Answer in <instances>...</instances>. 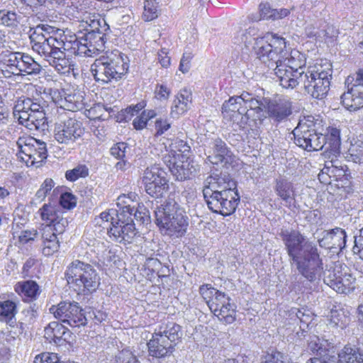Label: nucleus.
<instances>
[{
	"mask_svg": "<svg viewBox=\"0 0 363 363\" xmlns=\"http://www.w3.org/2000/svg\"><path fill=\"white\" fill-rule=\"evenodd\" d=\"M122 213H128V217L134 216L136 221L140 225H148L151 222V217L149 210L144 205H139L137 208L130 207L129 205L123 207Z\"/></svg>",
	"mask_w": 363,
	"mask_h": 363,
	"instance_id": "473e14b6",
	"label": "nucleus"
},
{
	"mask_svg": "<svg viewBox=\"0 0 363 363\" xmlns=\"http://www.w3.org/2000/svg\"><path fill=\"white\" fill-rule=\"evenodd\" d=\"M324 283L340 294H348L354 288L355 278L345 264L335 263L324 272Z\"/></svg>",
	"mask_w": 363,
	"mask_h": 363,
	"instance_id": "f8f14e48",
	"label": "nucleus"
},
{
	"mask_svg": "<svg viewBox=\"0 0 363 363\" xmlns=\"http://www.w3.org/2000/svg\"><path fill=\"white\" fill-rule=\"evenodd\" d=\"M60 203L66 209H71L76 206V197L71 193L65 192L60 196Z\"/></svg>",
	"mask_w": 363,
	"mask_h": 363,
	"instance_id": "052dcab7",
	"label": "nucleus"
},
{
	"mask_svg": "<svg viewBox=\"0 0 363 363\" xmlns=\"http://www.w3.org/2000/svg\"><path fill=\"white\" fill-rule=\"evenodd\" d=\"M48 38L49 36H47L45 34L41 33L40 28H33V33H31L30 35L32 49H34L35 45H39L42 43H44L46 40H48Z\"/></svg>",
	"mask_w": 363,
	"mask_h": 363,
	"instance_id": "6e6d98bb",
	"label": "nucleus"
},
{
	"mask_svg": "<svg viewBox=\"0 0 363 363\" xmlns=\"http://www.w3.org/2000/svg\"><path fill=\"white\" fill-rule=\"evenodd\" d=\"M345 85L347 89L363 86V69H360L352 76H348L345 80Z\"/></svg>",
	"mask_w": 363,
	"mask_h": 363,
	"instance_id": "5fc2aeb1",
	"label": "nucleus"
},
{
	"mask_svg": "<svg viewBox=\"0 0 363 363\" xmlns=\"http://www.w3.org/2000/svg\"><path fill=\"white\" fill-rule=\"evenodd\" d=\"M84 133L82 123L72 118L57 123L54 138L59 143L71 145L79 139Z\"/></svg>",
	"mask_w": 363,
	"mask_h": 363,
	"instance_id": "ddd939ff",
	"label": "nucleus"
},
{
	"mask_svg": "<svg viewBox=\"0 0 363 363\" xmlns=\"http://www.w3.org/2000/svg\"><path fill=\"white\" fill-rule=\"evenodd\" d=\"M127 148L128 147L126 143H118L111 148V154L117 159H123L125 157Z\"/></svg>",
	"mask_w": 363,
	"mask_h": 363,
	"instance_id": "0e129e2a",
	"label": "nucleus"
},
{
	"mask_svg": "<svg viewBox=\"0 0 363 363\" xmlns=\"http://www.w3.org/2000/svg\"><path fill=\"white\" fill-rule=\"evenodd\" d=\"M49 311L58 321L70 327L79 328L87 324L84 311L77 302L61 301L52 306Z\"/></svg>",
	"mask_w": 363,
	"mask_h": 363,
	"instance_id": "9b49d317",
	"label": "nucleus"
},
{
	"mask_svg": "<svg viewBox=\"0 0 363 363\" xmlns=\"http://www.w3.org/2000/svg\"><path fill=\"white\" fill-rule=\"evenodd\" d=\"M89 169L86 164H79L72 169L65 172V178L69 182H75L79 178H85L89 175Z\"/></svg>",
	"mask_w": 363,
	"mask_h": 363,
	"instance_id": "09e8293b",
	"label": "nucleus"
},
{
	"mask_svg": "<svg viewBox=\"0 0 363 363\" xmlns=\"http://www.w3.org/2000/svg\"><path fill=\"white\" fill-rule=\"evenodd\" d=\"M308 151H318L322 150L325 145L326 137L319 133L315 128V125L310 129V139Z\"/></svg>",
	"mask_w": 363,
	"mask_h": 363,
	"instance_id": "a18cd8bd",
	"label": "nucleus"
},
{
	"mask_svg": "<svg viewBox=\"0 0 363 363\" xmlns=\"http://www.w3.org/2000/svg\"><path fill=\"white\" fill-rule=\"evenodd\" d=\"M160 13L159 2L156 0H145L143 17L145 21H150L158 17Z\"/></svg>",
	"mask_w": 363,
	"mask_h": 363,
	"instance_id": "de8ad7c7",
	"label": "nucleus"
},
{
	"mask_svg": "<svg viewBox=\"0 0 363 363\" xmlns=\"http://www.w3.org/2000/svg\"><path fill=\"white\" fill-rule=\"evenodd\" d=\"M363 157V142L357 141L352 143L348 149V156L354 162H360Z\"/></svg>",
	"mask_w": 363,
	"mask_h": 363,
	"instance_id": "603ef678",
	"label": "nucleus"
},
{
	"mask_svg": "<svg viewBox=\"0 0 363 363\" xmlns=\"http://www.w3.org/2000/svg\"><path fill=\"white\" fill-rule=\"evenodd\" d=\"M211 311L220 319L230 324L235 320L236 306L231 303V298L224 292L218 291L207 301Z\"/></svg>",
	"mask_w": 363,
	"mask_h": 363,
	"instance_id": "dca6fc26",
	"label": "nucleus"
},
{
	"mask_svg": "<svg viewBox=\"0 0 363 363\" xmlns=\"http://www.w3.org/2000/svg\"><path fill=\"white\" fill-rule=\"evenodd\" d=\"M89 28H86V33L80 40H75L73 45L77 47V50L81 53L91 57L93 55L99 54L105 49L106 41V35L110 30L109 26L103 18L94 16L86 21Z\"/></svg>",
	"mask_w": 363,
	"mask_h": 363,
	"instance_id": "20e7f679",
	"label": "nucleus"
},
{
	"mask_svg": "<svg viewBox=\"0 0 363 363\" xmlns=\"http://www.w3.org/2000/svg\"><path fill=\"white\" fill-rule=\"evenodd\" d=\"M57 43V38L53 36H49L48 40L44 43L34 47L33 51L38 52L40 55L45 57V59L49 62L50 65L55 67L57 71V58H60L62 55L60 52V50H56L57 46L60 45Z\"/></svg>",
	"mask_w": 363,
	"mask_h": 363,
	"instance_id": "5701e85b",
	"label": "nucleus"
},
{
	"mask_svg": "<svg viewBox=\"0 0 363 363\" xmlns=\"http://www.w3.org/2000/svg\"><path fill=\"white\" fill-rule=\"evenodd\" d=\"M168 189V180L163 182L160 180V182H156V184L155 183L145 186V189L147 194L152 197L157 199L163 197Z\"/></svg>",
	"mask_w": 363,
	"mask_h": 363,
	"instance_id": "49530a36",
	"label": "nucleus"
},
{
	"mask_svg": "<svg viewBox=\"0 0 363 363\" xmlns=\"http://www.w3.org/2000/svg\"><path fill=\"white\" fill-rule=\"evenodd\" d=\"M169 157L170 156H165L164 157V162L167 163L169 169L176 180L182 182L191 179L195 177L199 165L192 160L184 155H178L177 157L173 155L172 160Z\"/></svg>",
	"mask_w": 363,
	"mask_h": 363,
	"instance_id": "2eb2a0df",
	"label": "nucleus"
},
{
	"mask_svg": "<svg viewBox=\"0 0 363 363\" xmlns=\"http://www.w3.org/2000/svg\"><path fill=\"white\" fill-rule=\"evenodd\" d=\"M199 291L203 299L206 300V302L207 303V301L209 299H211L216 294V292H218V290L213 288L211 284H204L200 286Z\"/></svg>",
	"mask_w": 363,
	"mask_h": 363,
	"instance_id": "338daca9",
	"label": "nucleus"
},
{
	"mask_svg": "<svg viewBox=\"0 0 363 363\" xmlns=\"http://www.w3.org/2000/svg\"><path fill=\"white\" fill-rule=\"evenodd\" d=\"M192 101L191 92L187 89H183L176 96L172 106L171 116L173 118L183 114L191 107Z\"/></svg>",
	"mask_w": 363,
	"mask_h": 363,
	"instance_id": "c85d7f7f",
	"label": "nucleus"
},
{
	"mask_svg": "<svg viewBox=\"0 0 363 363\" xmlns=\"http://www.w3.org/2000/svg\"><path fill=\"white\" fill-rule=\"evenodd\" d=\"M182 336L180 325L174 323H168L164 327H160L147 342L150 356L162 358L170 355Z\"/></svg>",
	"mask_w": 363,
	"mask_h": 363,
	"instance_id": "6e6552de",
	"label": "nucleus"
},
{
	"mask_svg": "<svg viewBox=\"0 0 363 363\" xmlns=\"http://www.w3.org/2000/svg\"><path fill=\"white\" fill-rule=\"evenodd\" d=\"M313 126L311 120L301 121L293 130L294 143L304 150L308 151L310 139V129Z\"/></svg>",
	"mask_w": 363,
	"mask_h": 363,
	"instance_id": "bb28decb",
	"label": "nucleus"
},
{
	"mask_svg": "<svg viewBox=\"0 0 363 363\" xmlns=\"http://www.w3.org/2000/svg\"><path fill=\"white\" fill-rule=\"evenodd\" d=\"M330 320L335 326L341 328H345L350 321V313L347 311L336 307L332 308L330 314Z\"/></svg>",
	"mask_w": 363,
	"mask_h": 363,
	"instance_id": "79ce46f5",
	"label": "nucleus"
},
{
	"mask_svg": "<svg viewBox=\"0 0 363 363\" xmlns=\"http://www.w3.org/2000/svg\"><path fill=\"white\" fill-rule=\"evenodd\" d=\"M155 223L169 236H182L186 230L188 218L185 211L172 198L169 196L164 205L156 208L154 211Z\"/></svg>",
	"mask_w": 363,
	"mask_h": 363,
	"instance_id": "7ed1b4c3",
	"label": "nucleus"
},
{
	"mask_svg": "<svg viewBox=\"0 0 363 363\" xmlns=\"http://www.w3.org/2000/svg\"><path fill=\"white\" fill-rule=\"evenodd\" d=\"M347 234L345 230L335 228L330 230H323L318 243L322 248L330 250L333 253L339 254L346 246Z\"/></svg>",
	"mask_w": 363,
	"mask_h": 363,
	"instance_id": "412c9836",
	"label": "nucleus"
},
{
	"mask_svg": "<svg viewBox=\"0 0 363 363\" xmlns=\"http://www.w3.org/2000/svg\"><path fill=\"white\" fill-rule=\"evenodd\" d=\"M265 115L276 125L289 120L292 114V102L285 97L269 99Z\"/></svg>",
	"mask_w": 363,
	"mask_h": 363,
	"instance_id": "a211bd4d",
	"label": "nucleus"
},
{
	"mask_svg": "<svg viewBox=\"0 0 363 363\" xmlns=\"http://www.w3.org/2000/svg\"><path fill=\"white\" fill-rule=\"evenodd\" d=\"M166 175V172L160 167L156 165L152 166L151 167L146 168L144 171L143 183L144 186H146L155 184V182H160V180L162 182L168 180Z\"/></svg>",
	"mask_w": 363,
	"mask_h": 363,
	"instance_id": "c9c22d12",
	"label": "nucleus"
},
{
	"mask_svg": "<svg viewBox=\"0 0 363 363\" xmlns=\"http://www.w3.org/2000/svg\"><path fill=\"white\" fill-rule=\"evenodd\" d=\"M45 225H50L55 234H62L68 225L69 220L64 216V213L50 204H44L39 210Z\"/></svg>",
	"mask_w": 363,
	"mask_h": 363,
	"instance_id": "4be33fe9",
	"label": "nucleus"
},
{
	"mask_svg": "<svg viewBox=\"0 0 363 363\" xmlns=\"http://www.w3.org/2000/svg\"><path fill=\"white\" fill-rule=\"evenodd\" d=\"M276 194L290 206L295 200V189L293 184L285 178L277 179L274 186Z\"/></svg>",
	"mask_w": 363,
	"mask_h": 363,
	"instance_id": "cd10ccee",
	"label": "nucleus"
},
{
	"mask_svg": "<svg viewBox=\"0 0 363 363\" xmlns=\"http://www.w3.org/2000/svg\"><path fill=\"white\" fill-rule=\"evenodd\" d=\"M223 119L228 122L236 123L240 128H244L248 119L252 116L247 106L240 104V99L230 97L222 106Z\"/></svg>",
	"mask_w": 363,
	"mask_h": 363,
	"instance_id": "f3484780",
	"label": "nucleus"
},
{
	"mask_svg": "<svg viewBox=\"0 0 363 363\" xmlns=\"http://www.w3.org/2000/svg\"><path fill=\"white\" fill-rule=\"evenodd\" d=\"M13 116L30 130L44 131L48 128L45 106L30 98H19L13 107Z\"/></svg>",
	"mask_w": 363,
	"mask_h": 363,
	"instance_id": "423d86ee",
	"label": "nucleus"
},
{
	"mask_svg": "<svg viewBox=\"0 0 363 363\" xmlns=\"http://www.w3.org/2000/svg\"><path fill=\"white\" fill-rule=\"evenodd\" d=\"M211 147L213 152V155H209L208 157L211 159L212 163L226 165L234 162L235 156L220 138H215L211 143Z\"/></svg>",
	"mask_w": 363,
	"mask_h": 363,
	"instance_id": "393cba45",
	"label": "nucleus"
},
{
	"mask_svg": "<svg viewBox=\"0 0 363 363\" xmlns=\"http://www.w3.org/2000/svg\"><path fill=\"white\" fill-rule=\"evenodd\" d=\"M16 313V305L13 301L8 300L0 302V320L12 325L15 322Z\"/></svg>",
	"mask_w": 363,
	"mask_h": 363,
	"instance_id": "58836bf2",
	"label": "nucleus"
},
{
	"mask_svg": "<svg viewBox=\"0 0 363 363\" xmlns=\"http://www.w3.org/2000/svg\"><path fill=\"white\" fill-rule=\"evenodd\" d=\"M127 70L128 65L118 50L101 56L91 66L95 81L102 84L121 79Z\"/></svg>",
	"mask_w": 363,
	"mask_h": 363,
	"instance_id": "39448f33",
	"label": "nucleus"
},
{
	"mask_svg": "<svg viewBox=\"0 0 363 363\" xmlns=\"http://www.w3.org/2000/svg\"><path fill=\"white\" fill-rule=\"evenodd\" d=\"M336 161L333 160L328 162L331 165L325 164V167L320 171L324 172L325 174H328L330 177L342 176L343 175L344 170L342 168H338V167L335 164Z\"/></svg>",
	"mask_w": 363,
	"mask_h": 363,
	"instance_id": "680f3d73",
	"label": "nucleus"
},
{
	"mask_svg": "<svg viewBox=\"0 0 363 363\" xmlns=\"http://www.w3.org/2000/svg\"><path fill=\"white\" fill-rule=\"evenodd\" d=\"M260 19L272 20L274 9L267 3L259 4Z\"/></svg>",
	"mask_w": 363,
	"mask_h": 363,
	"instance_id": "69168bd1",
	"label": "nucleus"
},
{
	"mask_svg": "<svg viewBox=\"0 0 363 363\" xmlns=\"http://www.w3.org/2000/svg\"><path fill=\"white\" fill-rule=\"evenodd\" d=\"M15 291L23 298L34 299L39 294L40 288L35 281L28 280L17 283Z\"/></svg>",
	"mask_w": 363,
	"mask_h": 363,
	"instance_id": "f704fd0d",
	"label": "nucleus"
},
{
	"mask_svg": "<svg viewBox=\"0 0 363 363\" xmlns=\"http://www.w3.org/2000/svg\"><path fill=\"white\" fill-rule=\"evenodd\" d=\"M306 62V59L304 55L296 50H291L286 56V58H282V63H286L287 67L298 71L299 73L304 71Z\"/></svg>",
	"mask_w": 363,
	"mask_h": 363,
	"instance_id": "72a5a7b5",
	"label": "nucleus"
},
{
	"mask_svg": "<svg viewBox=\"0 0 363 363\" xmlns=\"http://www.w3.org/2000/svg\"><path fill=\"white\" fill-rule=\"evenodd\" d=\"M261 363H285L284 356L279 352H275L264 356Z\"/></svg>",
	"mask_w": 363,
	"mask_h": 363,
	"instance_id": "774afa93",
	"label": "nucleus"
},
{
	"mask_svg": "<svg viewBox=\"0 0 363 363\" xmlns=\"http://www.w3.org/2000/svg\"><path fill=\"white\" fill-rule=\"evenodd\" d=\"M279 235L291 264H295L299 274L308 281L313 282L318 279L323 270V263L317 246L306 240L296 230L282 228Z\"/></svg>",
	"mask_w": 363,
	"mask_h": 363,
	"instance_id": "f257e3e1",
	"label": "nucleus"
},
{
	"mask_svg": "<svg viewBox=\"0 0 363 363\" xmlns=\"http://www.w3.org/2000/svg\"><path fill=\"white\" fill-rule=\"evenodd\" d=\"M52 99L58 107L72 112H76L84 108L83 95L74 90H56L53 92Z\"/></svg>",
	"mask_w": 363,
	"mask_h": 363,
	"instance_id": "aec40b11",
	"label": "nucleus"
},
{
	"mask_svg": "<svg viewBox=\"0 0 363 363\" xmlns=\"http://www.w3.org/2000/svg\"><path fill=\"white\" fill-rule=\"evenodd\" d=\"M332 74V65L328 63L325 69L321 68L315 71L305 72L300 81L310 96L316 99H323L329 91Z\"/></svg>",
	"mask_w": 363,
	"mask_h": 363,
	"instance_id": "1a4fd4ad",
	"label": "nucleus"
},
{
	"mask_svg": "<svg viewBox=\"0 0 363 363\" xmlns=\"http://www.w3.org/2000/svg\"><path fill=\"white\" fill-rule=\"evenodd\" d=\"M41 70L42 67L40 64L35 62L30 55L23 53L18 74L20 72H26L27 74H38Z\"/></svg>",
	"mask_w": 363,
	"mask_h": 363,
	"instance_id": "a19ab883",
	"label": "nucleus"
},
{
	"mask_svg": "<svg viewBox=\"0 0 363 363\" xmlns=\"http://www.w3.org/2000/svg\"><path fill=\"white\" fill-rule=\"evenodd\" d=\"M325 137V150L329 151L333 155H336L340 152L341 143L340 130L336 128H331Z\"/></svg>",
	"mask_w": 363,
	"mask_h": 363,
	"instance_id": "4c0bfd02",
	"label": "nucleus"
},
{
	"mask_svg": "<svg viewBox=\"0 0 363 363\" xmlns=\"http://www.w3.org/2000/svg\"><path fill=\"white\" fill-rule=\"evenodd\" d=\"M59 322H51V326H53L52 330H54L56 344L60 345L67 341V336H69V330Z\"/></svg>",
	"mask_w": 363,
	"mask_h": 363,
	"instance_id": "8fccbe9b",
	"label": "nucleus"
},
{
	"mask_svg": "<svg viewBox=\"0 0 363 363\" xmlns=\"http://www.w3.org/2000/svg\"><path fill=\"white\" fill-rule=\"evenodd\" d=\"M325 22H319L318 23L313 20V22L308 23L305 28V33L308 38H315L317 40H319L320 34L321 32V28L323 27V24H325Z\"/></svg>",
	"mask_w": 363,
	"mask_h": 363,
	"instance_id": "864d4df0",
	"label": "nucleus"
},
{
	"mask_svg": "<svg viewBox=\"0 0 363 363\" xmlns=\"http://www.w3.org/2000/svg\"><path fill=\"white\" fill-rule=\"evenodd\" d=\"M255 40L254 48L257 57L273 69L283 88L292 89L301 84L300 79L305 74V71L299 73L287 67L286 63H282V58H286L289 54L284 38L267 33L264 37Z\"/></svg>",
	"mask_w": 363,
	"mask_h": 363,
	"instance_id": "f03ea898",
	"label": "nucleus"
},
{
	"mask_svg": "<svg viewBox=\"0 0 363 363\" xmlns=\"http://www.w3.org/2000/svg\"><path fill=\"white\" fill-rule=\"evenodd\" d=\"M65 277L68 284L80 292L95 291L99 284L100 278L96 270L89 264L79 260L72 262L67 268Z\"/></svg>",
	"mask_w": 363,
	"mask_h": 363,
	"instance_id": "0eeeda50",
	"label": "nucleus"
},
{
	"mask_svg": "<svg viewBox=\"0 0 363 363\" xmlns=\"http://www.w3.org/2000/svg\"><path fill=\"white\" fill-rule=\"evenodd\" d=\"M23 17L14 11L0 10V24L9 27H17Z\"/></svg>",
	"mask_w": 363,
	"mask_h": 363,
	"instance_id": "c03bdc74",
	"label": "nucleus"
},
{
	"mask_svg": "<svg viewBox=\"0 0 363 363\" xmlns=\"http://www.w3.org/2000/svg\"><path fill=\"white\" fill-rule=\"evenodd\" d=\"M338 34L339 31L335 26L325 23L323 24L319 41H324L325 43L333 42L338 36Z\"/></svg>",
	"mask_w": 363,
	"mask_h": 363,
	"instance_id": "3c124183",
	"label": "nucleus"
},
{
	"mask_svg": "<svg viewBox=\"0 0 363 363\" xmlns=\"http://www.w3.org/2000/svg\"><path fill=\"white\" fill-rule=\"evenodd\" d=\"M54 184L55 183L52 179L47 178L42 184L40 188L36 192L35 196L40 200H43L45 198L47 194L51 191L54 186Z\"/></svg>",
	"mask_w": 363,
	"mask_h": 363,
	"instance_id": "bf43d9fd",
	"label": "nucleus"
},
{
	"mask_svg": "<svg viewBox=\"0 0 363 363\" xmlns=\"http://www.w3.org/2000/svg\"><path fill=\"white\" fill-rule=\"evenodd\" d=\"M42 239L43 242V253L45 256H50L57 252L60 242L55 232H52L50 225H45L42 229Z\"/></svg>",
	"mask_w": 363,
	"mask_h": 363,
	"instance_id": "c756f323",
	"label": "nucleus"
},
{
	"mask_svg": "<svg viewBox=\"0 0 363 363\" xmlns=\"http://www.w3.org/2000/svg\"><path fill=\"white\" fill-rule=\"evenodd\" d=\"M268 101L269 98L255 97L249 101L247 104V107L250 108V110H248L250 113V111H252L257 114V118L255 120L257 119L262 121L267 118V115H265V111Z\"/></svg>",
	"mask_w": 363,
	"mask_h": 363,
	"instance_id": "37998d69",
	"label": "nucleus"
},
{
	"mask_svg": "<svg viewBox=\"0 0 363 363\" xmlns=\"http://www.w3.org/2000/svg\"><path fill=\"white\" fill-rule=\"evenodd\" d=\"M338 363H363V357L357 348L347 345L338 354Z\"/></svg>",
	"mask_w": 363,
	"mask_h": 363,
	"instance_id": "e433bc0d",
	"label": "nucleus"
},
{
	"mask_svg": "<svg viewBox=\"0 0 363 363\" xmlns=\"http://www.w3.org/2000/svg\"><path fill=\"white\" fill-rule=\"evenodd\" d=\"M155 136L164 134L170 128L171 123L167 118H159L155 122Z\"/></svg>",
	"mask_w": 363,
	"mask_h": 363,
	"instance_id": "13d9d810",
	"label": "nucleus"
},
{
	"mask_svg": "<svg viewBox=\"0 0 363 363\" xmlns=\"http://www.w3.org/2000/svg\"><path fill=\"white\" fill-rule=\"evenodd\" d=\"M203 195L211 211L225 216L235 211L240 199L238 192L233 191H212L203 189Z\"/></svg>",
	"mask_w": 363,
	"mask_h": 363,
	"instance_id": "9d476101",
	"label": "nucleus"
},
{
	"mask_svg": "<svg viewBox=\"0 0 363 363\" xmlns=\"http://www.w3.org/2000/svg\"><path fill=\"white\" fill-rule=\"evenodd\" d=\"M22 57L23 52L7 51V52L3 55L2 62L4 65L9 69V72L16 75L18 74Z\"/></svg>",
	"mask_w": 363,
	"mask_h": 363,
	"instance_id": "ea45409f",
	"label": "nucleus"
},
{
	"mask_svg": "<svg viewBox=\"0 0 363 363\" xmlns=\"http://www.w3.org/2000/svg\"><path fill=\"white\" fill-rule=\"evenodd\" d=\"M318 337L314 336L308 341V350L316 354V357L311 358L307 363H335L333 357L328 354H323L325 350L321 347Z\"/></svg>",
	"mask_w": 363,
	"mask_h": 363,
	"instance_id": "7c9ffc66",
	"label": "nucleus"
},
{
	"mask_svg": "<svg viewBox=\"0 0 363 363\" xmlns=\"http://www.w3.org/2000/svg\"><path fill=\"white\" fill-rule=\"evenodd\" d=\"M120 213H117L116 210L111 209L108 211L102 212L100 214V217L99 220H101V223H99V220L96 221V223L101 225L102 223H108L110 222V226H112V221H117L118 216Z\"/></svg>",
	"mask_w": 363,
	"mask_h": 363,
	"instance_id": "e2e57ef3",
	"label": "nucleus"
},
{
	"mask_svg": "<svg viewBox=\"0 0 363 363\" xmlns=\"http://www.w3.org/2000/svg\"><path fill=\"white\" fill-rule=\"evenodd\" d=\"M116 363H140L136 357L130 351L123 350L116 356Z\"/></svg>",
	"mask_w": 363,
	"mask_h": 363,
	"instance_id": "4d7b16f0",
	"label": "nucleus"
},
{
	"mask_svg": "<svg viewBox=\"0 0 363 363\" xmlns=\"http://www.w3.org/2000/svg\"><path fill=\"white\" fill-rule=\"evenodd\" d=\"M342 105L349 111H354L363 107V86L349 88L341 96Z\"/></svg>",
	"mask_w": 363,
	"mask_h": 363,
	"instance_id": "a878e982",
	"label": "nucleus"
},
{
	"mask_svg": "<svg viewBox=\"0 0 363 363\" xmlns=\"http://www.w3.org/2000/svg\"><path fill=\"white\" fill-rule=\"evenodd\" d=\"M236 186V182L228 174H220L208 177L204 182L203 189L212 190V191H238Z\"/></svg>",
	"mask_w": 363,
	"mask_h": 363,
	"instance_id": "b1692460",
	"label": "nucleus"
},
{
	"mask_svg": "<svg viewBox=\"0 0 363 363\" xmlns=\"http://www.w3.org/2000/svg\"><path fill=\"white\" fill-rule=\"evenodd\" d=\"M57 43H59L60 45H57V48H56V50H60V52L62 54L60 58H57V72L60 74L69 73L72 65L70 59L67 56L65 52L72 48L71 42H65L62 39H57Z\"/></svg>",
	"mask_w": 363,
	"mask_h": 363,
	"instance_id": "2f4dec72",
	"label": "nucleus"
},
{
	"mask_svg": "<svg viewBox=\"0 0 363 363\" xmlns=\"http://www.w3.org/2000/svg\"><path fill=\"white\" fill-rule=\"evenodd\" d=\"M109 237L120 243H132L138 232L133 218L128 217L123 213L118 216L117 221H112V226L108 228Z\"/></svg>",
	"mask_w": 363,
	"mask_h": 363,
	"instance_id": "4468645a",
	"label": "nucleus"
},
{
	"mask_svg": "<svg viewBox=\"0 0 363 363\" xmlns=\"http://www.w3.org/2000/svg\"><path fill=\"white\" fill-rule=\"evenodd\" d=\"M17 145L19 152L28 157L32 164L42 162L48 157L45 143L33 138H19Z\"/></svg>",
	"mask_w": 363,
	"mask_h": 363,
	"instance_id": "6ab92c4d",
	"label": "nucleus"
}]
</instances>
